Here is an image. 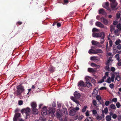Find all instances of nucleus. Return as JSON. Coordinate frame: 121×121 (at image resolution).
I'll use <instances>...</instances> for the list:
<instances>
[{
  "label": "nucleus",
  "instance_id": "obj_5",
  "mask_svg": "<svg viewBox=\"0 0 121 121\" xmlns=\"http://www.w3.org/2000/svg\"><path fill=\"white\" fill-rule=\"evenodd\" d=\"M109 3L108 2L104 3L102 5V6L104 8L106 9L109 12L111 11V9L109 7Z\"/></svg>",
  "mask_w": 121,
  "mask_h": 121
},
{
  "label": "nucleus",
  "instance_id": "obj_27",
  "mask_svg": "<svg viewBox=\"0 0 121 121\" xmlns=\"http://www.w3.org/2000/svg\"><path fill=\"white\" fill-rule=\"evenodd\" d=\"M48 111L49 113H52L53 114H54L55 112L54 110L52 108H50Z\"/></svg>",
  "mask_w": 121,
  "mask_h": 121
},
{
  "label": "nucleus",
  "instance_id": "obj_15",
  "mask_svg": "<svg viewBox=\"0 0 121 121\" xmlns=\"http://www.w3.org/2000/svg\"><path fill=\"white\" fill-rule=\"evenodd\" d=\"M55 68L52 66L50 65L48 68V70L51 73L54 72L55 70Z\"/></svg>",
  "mask_w": 121,
  "mask_h": 121
},
{
  "label": "nucleus",
  "instance_id": "obj_12",
  "mask_svg": "<svg viewBox=\"0 0 121 121\" xmlns=\"http://www.w3.org/2000/svg\"><path fill=\"white\" fill-rule=\"evenodd\" d=\"M74 95L75 98L77 99H79L81 96L80 94L77 91L75 92Z\"/></svg>",
  "mask_w": 121,
  "mask_h": 121
},
{
  "label": "nucleus",
  "instance_id": "obj_10",
  "mask_svg": "<svg viewBox=\"0 0 121 121\" xmlns=\"http://www.w3.org/2000/svg\"><path fill=\"white\" fill-rule=\"evenodd\" d=\"M95 25L99 27L104 28V25L101 22H96L95 23Z\"/></svg>",
  "mask_w": 121,
  "mask_h": 121
},
{
  "label": "nucleus",
  "instance_id": "obj_8",
  "mask_svg": "<svg viewBox=\"0 0 121 121\" xmlns=\"http://www.w3.org/2000/svg\"><path fill=\"white\" fill-rule=\"evenodd\" d=\"M100 20L105 25H107L108 23V21L104 17H102L101 18H100Z\"/></svg>",
  "mask_w": 121,
  "mask_h": 121
},
{
  "label": "nucleus",
  "instance_id": "obj_62",
  "mask_svg": "<svg viewBox=\"0 0 121 121\" xmlns=\"http://www.w3.org/2000/svg\"><path fill=\"white\" fill-rule=\"evenodd\" d=\"M57 106L58 108L60 109L61 105L59 103L57 104Z\"/></svg>",
  "mask_w": 121,
  "mask_h": 121
},
{
  "label": "nucleus",
  "instance_id": "obj_60",
  "mask_svg": "<svg viewBox=\"0 0 121 121\" xmlns=\"http://www.w3.org/2000/svg\"><path fill=\"white\" fill-rule=\"evenodd\" d=\"M117 119L119 121H121V116L120 115L118 116Z\"/></svg>",
  "mask_w": 121,
  "mask_h": 121
},
{
  "label": "nucleus",
  "instance_id": "obj_42",
  "mask_svg": "<svg viewBox=\"0 0 121 121\" xmlns=\"http://www.w3.org/2000/svg\"><path fill=\"white\" fill-rule=\"evenodd\" d=\"M117 28L120 30H121V26L120 24H118L117 26Z\"/></svg>",
  "mask_w": 121,
  "mask_h": 121
},
{
  "label": "nucleus",
  "instance_id": "obj_19",
  "mask_svg": "<svg viewBox=\"0 0 121 121\" xmlns=\"http://www.w3.org/2000/svg\"><path fill=\"white\" fill-rule=\"evenodd\" d=\"M86 83V87L87 86L89 88H91L92 86V85L88 81H87Z\"/></svg>",
  "mask_w": 121,
  "mask_h": 121
},
{
  "label": "nucleus",
  "instance_id": "obj_40",
  "mask_svg": "<svg viewBox=\"0 0 121 121\" xmlns=\"http://www.w3.org/2000/svg\"><path fill=\"white\" fill-rule=\"evenodd\" d=\"M96 98L98 101L100 100L101 99V96L99 95H97L96 97Z\"/></svg>",
  "mask_w": 121,
  "mask_h": 121
},
{
  "label": "nucleus",
  "instance_id": "obj_64",
  "mask_svg": "<svg viewBox=\"0 0 121 121\" xmlns=\"http://www.w3.org/2000/svg\"><path fill=\"white\" fill-rule=\"evenodd\" d=\"M118 23V22L116 20L114 21L113 22V24L114 25H117V24Z\"/></svg>",
  "mask_w": 121,
  "mask_h": 121
},
{
  "label": "nucleus",
  "instance_id": "obj_24",
  "mask_svg": "<svg viewBox=\"0 0 121 121\" xmlns=\"http://www.w3.org/2000/svg\"><path fill=\"white\" fill-rule=\"evenodd\" d=\"M110 107L111 109L114 110H115L116 108L115 105L113 104L111 105H110Z\"/></svg>",
  "mask_w": 121,
  "mask_h": 121
},
{
  "label": "nucleus",
  "instance_id": "obj_16",
  "mask_svg": "<svg viewBox=\"0 0 121 121\" xmlns=\"http://www.w3.org/2000/svg\"><path fill=\"white\" fill-rule=\"evenodd\" d=\"M31 106L32 109H36L37 105L34 102H32L31 104Z\"/></svg>",
  "mask_w": 121,
  "mask_h": 121
},
{
  "label": "nucleus",
  "instance_id": "obj_51",
  "mask_svg": "<svg viewBox=\"0 0 121 121\" xmlns=\"http://www.w3.org/2000/svg\"><path fill=\"white\" fill-rule=\"evenodd\" d=\"M117 48L119 50L121 49V44H119L117 46Z\"/></svg>",
  "mask_w": 121,
  "mask_h": 121
},
{
  "label": "nucleus",
  "instance_id": "obj_20",
  "mask_svg": "<svg viewBox=\"0 0 121 121\" xmlns=\"http://www.w3.org/2000/svg\"><path fill=\"white\" fill-rule=\"evenodd\" d=\"M95 54H97V53H103V51L101 49H97L95 50Z\"/></svg>",
  "mask_w": 121,
  "mask_h": 121
},
{
  "label": "nucleus",
  "instance_id": "obj_3",
  "mask_svg": "<svg viewBox=\"0 0 121 121\" xmlns=\"http://www.w3.org/2000/svg\"><path fill=\"white\" fill-rule=\"evenodd\" d=\"M92 36L93 37L99 38L101 37H102V39H104L105 36V34L103 32H102L100 33H93L92 34Z\"/></svg>",
  "mask_w": 121,
  "mask_h": 121
},
{
  "label": "nucleus",
  "instance_id": "obj_34",
  "mask_svg": "<svg viewBox=\"0 0 121 121\" xmlns=\"http://www.w3.org/2000/svg\"><path fill=\"white\" fill-rule=\"evenodd\" d=\"M121 16V14L119 13H118L116 14L117 18L118 19L120 18Z\"/></svg>",
  "mask_w": 121,
  "mask_h": 121
},
{
  "label": "nucleus",
  "instance_id": "obj_50",
  "mask_svg": "<svg viewBox=\"0 0 121 121\" xmlns=\"http://www.w3.org/2000/svg\"><path fill=\"white\" fill-rule=\"evenodd\" d=\"M117 116L115 114H114L112 115V117L113 119H115L117 118Z\"/></svg>",
  "mask_w": 121,
  "mask_h": 121
},
{
  "label": "nucleus",
  "instance_id": "obj_45",
  "mask_svg": "<svg viewBox=\"0 0 121 121\" xmlns=\"http://www.w3.org/2000/svg\"><path fill=\"white\" fill-rule=\"evenodd\" d=\"M110 103V102L109 101L107 100L105 102V105L106 106H108L109 105Z\"/></svg>",
  "mask_w": 121,
  "mask_h": 121
},
{
  "label": "nucleus",
  "instance_id": "obj_56",
  "mask_svg": "<svg viewBox=\"0 0 121 121\" xmlns=\"http://www.w3.org/2000/svg\"><path fill=\"white\" fill-rule=\"evenodd\" d=\"M22 23V22L19 21L17 23V26H18L21 24Z\"/></svg>",
  "mask_w": 121,
  "mask_h": 121
},
{
  "label": "nucleus",
  "instance_id": "obj_29",
  "mask_svg": "<svg viewBox=\"0 0 121 121\" xmlns=\"http://www.w3.org/2000/svg\"><path fill=\"white\" fill-rule=\"evenodd\" d=\"M111 78L110 77H109L107 79L106 81H105V82H107L110 83H111Z\"/></svg>",
  "mask_w": 121,
  "mask_h": 121
},
{
  "label": "nucleus",
  "instance_id": "obj_32",
  "mask_svg": "<svg viewBox=\"0 0 121 121\" xmlns=\"http://www.w3.org/2000/svg\"><path fill=\"white\" fill-rule=\"evenodd\" d=\"M100 37V38L101 39L100 40V43L101 44H102L105 41V40L104 39L105 37L103 39H102V37Z\"/></svg>",
  "mask_w": 121,
  "mask_h": 121
},
{
  "label": "nucleus",
  "instance_id": "obj_13",
  "mask_svg": "<svg viewBox=\"0 0 121 121\" xmlns=\"http://www.w3.org/2000/svg\"><path fill=\"white\" fill-rule=\"evenodd\" d=\"M76 112V110L74 109H72L69 112V115L72 116H73L75 114Z\"/></svg>",
  "mask_w": 121,
  "mask_h": 121
},
{
  "label": "nucleus",
  "instance_id": "obj_18",
  "mask_svg": "<svg viewBox=\"0 0 121 121\" xmlns=\"http://www.w3.org/2000/svg\"><path fill=\"white\" fill-rule=\"evenodd\" d=\"M88 53L90 54H95V50L91 49L89 51Z\"/></svg>",
  "mask_w": 121,
  "mask_h": 121
},
{
  "label": "nucleus",
  "instance_id": "obj_37",
  "mask_svg": "<svg viewBox=\"0 0 121 121\" xmlns=\"http://www.w3.org/2000/svg\"><path fill=\"white\" fill-rule=\"evenodd\" d=\"M104 112L105 114H106L108 112V108L107 107L105 108L104 109Z\"/></svg>",
  "mask_w": 121,
  "mask_h": 121
},
{
  "label": "nucleus",
  "instance_id": "obj_48",
  "mask_svg": "<svg viewBox=\"0 0 121 121\" xmlns=\"http://www.w3.org/2000/svg\"><path fill=\"white\" fill-rule=\"evenodd\" d=\"M100 116L101 117H102V118L103 119L104 118V111L103 110L102 111V113Z\"/></svg>",
  "mask_w": 121,
  "mask_h": 121
},
{
  "label": "nucleus",
  "instance_id": "obj_22",
  "mask_svg": "<svg viewBox=\"0 0 121 121\" xmlns=\"http://www.w3.org/2000/svg\"><path fill=\"white\" fill-rule=\"evenodd\" d=\"M33 111V113L35 115L37 114H38V110L37 109H32Z\"/></svg>",
  "mask_w": 121,
  "mask_h": 121
},
{
  "label": "nucleus",
  "instance_id": "obj_54",
  "mask_svg": "<svg viewBox=\"0 0 121 121\" xmlns=\"http://www.w3.org/2000/svg\"><path fill=\"white\" fill-rule=\"evenodd\" d=\"M92 113L94 115H96L97 113V112L96 110H93L92 111Z\"/></svg>",
  "mask_w": 121,
  "mask_h": 121
},
{
  "label": "nucleus",
  "instance_id": "obj_4",
  "mask_svg": "<svg viewBox=\"0 0 121 121\" xmlns=\"http://www.w3.org/2000/svg\"><path fill=\"white\" fill-rule=\"evenodd\" d=\"M30 110V108L27 107L26 108L22 109L21 111V112L22 113H24L27 117L29 115Z\"/></svg>",
  "mask_w": 121,
  "mask_h": 121
},
{
  "label": "nucleus",
  "instance_id": "obj_47",
  "mask_svg": "<svg viewBox=\"0 0 121 121\" xmlns=\"http://www.w3.org/2000/svg\"><path fill=\"white\" fill-rule=\"evenodd\" d=\"M105 69L107 71H109V65L106 66L105 67Z\"/></svg>",
  "mask_w": 121,
  "mask_h": 121
},
{
  "label": "nucleus",
  "instance_id": "obj_58",
  "mask_svg": "<svg viewBox=\"0 0 121 121\" xmlns=\"http://www.w3.org/2000/svg\"><path fill=\"white\" fill-rule=\"evenodd\" d=\"M117 99L116 98H114L112 99V101L115 102H116L117 101Z\"/></svg>",
  "mask_w": 121,
  "mask_h": 121
},
{
  "label": "nucleus",
  "instance_id": "obj_2",
  "mask_svg": "<svg viewBox=\"0 0 121 121\" xmlns=\"http://www.w3.org/2000/svg\"><path fill=\"white\" fill-rule=\"evenodd\" d=\"M17 88L16 94L17 95H20L24 90V86L21 85L17 86Z\"/></svg>",
  "mask_w": 121,
  "mask_h": 121
},
{
  "label": "nucleus",
  "instance_id": "obj_52",
  "mask_svg": "<svg viewBox=\"0 0 121 121\" xmlns=\"http://www.w3.org/2000/svg\"><path fill=\"white\" fill-rule=\"evenodd\" d=\"M120 40H117L115 42V44L116 45H118L119 44V43H120Z\"/></svg>",
  "mask_w": 121,
  "mask_h": 121
},
{
  "label": "nucleus",
  "instance_id": "obj_14",
  "mask_svg": "<svg viewBox=\"0 0 121 121\" xmlns=\"http://www.w3.org/2000/svg\"><path fill=\"white\" fill-rule=\"evenodd\" d=\"M106 13V12L103 9H101L99 10V14H101L104 15Z\"/></svg>",
  "mask_w": 121,
  "mask_h": 121
},
{
  "label": "nucleus",
  "instance_id": "obj_31",
  "mask_svg": "<svg viewBox=\"0 0 121 121\" xmlns=\"http://www.w3.org/2000/svg\"><path fill=\"white\" fill-rule=\"evenodd\" d=\"M96 119L99 120L100 121L103 119V118L101 117L99 115H97L96 117Z\"/></svg>",
  "mask_w": 121,
  "mask_h": 121
},
{
  "label": "nucleus",
  "instance_id": "obj_11",
  "mask_svg": "<svg viewBox=\"0 0 121 121\" xmlns=\"http://www.w3.org/2000/svg\"><path fill=\"white\" fill-rule=\"evenodd\" d=\"M21 114L19 113H16L13 118L14 121H17V119L20 117Z\"/></svg>",
  "mask_w": 121,
  "mask_h": 121
},
{
  "label": "nucleus",
  "instance_id": "obj_33",
  "mask_svg": "<svg viewBox=\"0 0 121 121\" xmlns=\"http://www.w3.org/2000/svg\"><path fill=\"white\" fill-rule=\"evenodd\" d=\"M115 58L117 59L118 60H119L120 59L119 55V54H117L115 56Z\"/></svg>",
  "mask_w": 121,
  "mask_h": 121
},
{
  "label": "nucleus",
  "instance_id": "obj_7",
  "mask_svg": "<svg viewBox=\"0 0 121 121\" xmlns=\"http://www.w3.org/2000/svg\"><path fill=\"white\" fill-rule=\"evenodd\" d=\"M78 86L82 87H86V83H84L82 81H79L78 83Z\"/></svg>",
  "mask_w": 121,
  "mask_h": 121
},
{
  "label": "nucleus",
  "instance_id": "obj_21",
  "mask_svg": "<svg viewBox=\"0 0 121 121\" xmlns=\"http://www.w3.org/2000/svg\"><path fill=\"white\" fill-rule=\"evenodd\" d=\"M83 117L82 115H81L80 116H77L76 117V119H78L79 120H81L82 119Z\"/></svg>",
  "mask_w": 121,
  "mask_h": 121
},
{
  "label": "nucleus",
  "instance_id": "obj_36",
  "mask_svg": "<svg viewBox=\"0 0 121 121\" xmlns=\"http://www.w3.org/2000/svg\"><path fill=\"white\" fill-rule=\"evenodd\" d=\"M56 116L57 118H59L61 117L60 114L58 112H57L56 113Z\"/></svg>",
  "mask_w": 121,
  "mask_h": 121
},
{
  "label": "nucleus",
  "instance_id": "obj_57",
  "mask_svg": "<svg viewBox=\"0 0 121 121\" xmlns=\"http://www.w3.org/2000/svg\"><path fill=\"white\" fill-rule=\"evenodd\" d=\"M113 26L112 25H111L110 27V31L111 32H112L113 31Z\"/></svg>",
  "mask_w": 121,
  "mask_h": 121
},
{
  "label": "nucleus",
  "instance_id": "obj_35",
  "mask_svg": "<svg viewBox=\"0 0 121 121\" xmlns=\"http://www.w3.org/2000/svg\"><path fill=\"white\" fill-rule=\"evenodd\" d=\"M92 31L93 32H98L99 30L96 28H93L92 30Z\"/></svg>",
  "mask_w": 121,
  "mask_h": 121
},
{
  "label": "nucleus",
  "instance_id": "obj_46",
  "mask_svg": "<svg viewBox=\"0 0 121 121\" xmlns=\"http://www.w3.org/2000/svg\"><path fill=\"white\" fill-rule=\"evenodd\" d=\"M91 82L93 84H95L96 82V81L93 78L91 79Z\"/></svg>",
  "mask_w": 121,
  "mask_h": 121
},
{
  "label": "nucleus",
  "instance_id": "obj_41",
  "mask_svg": "<svg viewBox=\"0 0 121 121\" xmlns=\"http://www.w3.org/2000/svg\"><path fill=\"white\" fill-rule=\"evenodd\" d=\"M109 111H111L109 112V114H110V116H112L114 114L112 112V110L111 109H109Z\"/></svg>",
  "mask_w": 121,
  "mask_h": 121
},
{
  "label": "nucleus",
  "instance_id": "obj_55",
  "mask_svg": "<svg viewBox=\"0 0 121 121\" xmlns=\"http://www.w3.org/2000/svg\"><path fill=\"white\" fill-rule=\"evenodd\" d=\"M91 65L93 67H95L96 65V64L94 63H91Z\"/></svg>",
  "mask_w": 121,
  "mask_h": 121
},
{
  "label": "nucleus",
  "instance_id": "obj_53",
  "mask_svg": "<svg viewBox=\"0 0 121 121\" xmlns=\"http://www.w3.org/2000/svg\"><path fill=\"white\" fill-rule=\"evenodd\" d=\"M23 102L22 100H19L18 101V104L19 105H21L22 104Z\"/></svg>",
  "mask_w": 121,
  "mask_h": 121
},
{
  "label": "nucleus",
  "instance_id": "obj_39",
  "mask_svg": "<svg viewBox=\"0 0 121 121\" xmlns=\"http://www.w3.org/2000/svg\"><path fill=\"white\" fill-rule=\"evenodd\" d=\"M116 106L118 108H120V106H121V105L120 104V103L119 102H117L116 103Z\"/></svg>",
  "mask_w": 121,
  "mask_h": 121
},
{
  "label": "nucleus",
  "instance_id": "obj_6",
  "mask_svg": "<svg viewBox=\"0 0 121 121\" xmlns=\"http://www.w3.org/2000/svg\"><path fill=\"white\" fill-rule=\"evenodd\" d=\"M47 108L45 106L42 108L41 114L43 115H45L47 114Z\"/></svg>",
  "mask_w": 121,
  "mask_h": 121
},
{
  "label": "nucleus",
  "instance_id": "obj_63",
  "mask_svg": "<svg viewBox=\"0 0 121 121\" xmlns=\"http://www.w3.org/2000/svg\"><path fill=\"white\" fill-rule=\"evenodd\" d=\"M104 80H103V79H101L98 82L99 83H102L104 82Z\"/></svg>",
  "mask_w": 121,
  "mask_h": 121
},
{
  "label": "nucleus",
  "instance_id": "obj_43",
  "mask_svg": "<svg viewBox=\"0 0 121 121\" xmlns=\"http://www.w3.org/2000/svg\"><path fill=\"white\" fill-rule=\"evenodd\" d=\"M92 103L94 105L96 106L97 105V103L95 100H94L93 101Z\"/></svg>",
  "mask_w": 121,
  "mask_h": 121
},
{
  "label": "nucleus",
  "instance_id": "obj_61",
  "mask_svg": "<svg viewBox=\"0 0 121 121\" xmlns=\"http://www.w3.org/2000/svg\"><path fill=\"white\" fill-rule=\"evenodd\" d=\"M63 113L65 114H68L67 111V109H65L64 110Z\"/></svg>",
  "mask_w": 121,
  "mask_h": 121
},
{
  "label": "nucleus",
  "instance_id": "obj_28",
  "mask_svg": "<svg viewBox=\"0 0 121 121\" xmlns=\"http://www.w3.org/2000/svg\"><path fill=\"white\" fill-rule=\"evenodd\" d=\"M88 108L87 106L86 105L85 106L82 108V112H85L86 110V109Z\"/></svg>",
  "mask_w": 121,
  "mask_h": 121
},
{
  "label": "nucleus",
  "instance_id": "obj_38",
  "mask_svg": "<svg viewBox=\"0 0 121 121\" xmlns=\"http://www.w3.org/2000/svg\"><path fill=\"white\" fill-rule=\"evenodd\" d=\"M52 106L53 108H54L56 107V103L54 101L53 102L52 104Z\"/></svg>",
  "mask_w": 121,
  "mask_h": 121
},
{
  "label": "nucleus",
  "instance_id": "obj_49",
  "mask_svg": "<svg viewBox=\"0 0 121 121\" xmlns=\"http://www.w3.org/2000/svg\"><path fill=\"white\" fill-rule=\"evenodd\" d=\"M109 47H111L112 44V40H110L109 41Z\"/></svg>",
  "mask_w": 121,
  "mask_h": 121
},
{
  "label": "nucleus",
  "instance_id": "obj_9",
  "mask_svg": "<svg viewBox=\"0 0 121 121\" xmlns=\"http://www.w3.org/2000/svg\"><path fill=\"white\" fill-rule=\"evenodd\" d=\"M98 89L97 87L95 88L93 90L92 94L93 96L95 97L97 95L98 92Z\"/></svg>",
  "mask_w": 121,
  "mask_h": 121
},
{
  "label": "nucleus",
  "instance_id": "obj_30",
  "mask_svg": "<svg viewBox=\"0 0 121 121\" xmlns=\"http://www.w3.org/2000/svg\"><path fill=\"white\" fill-rule=\"evenodd\" d=\"M92 117H89L86 118L84 121H92Z\"/></svg>",
  "mask_w": 121,
  "mask_h": 121
},
{
  "label": "nucleus",
  "instance_id": "obj_44",
  "mask_svg": "<svg viewBox=\"0 0 121 121\" xmlns=\"http://www.w3.org/2000/svg\"><path fill=\"white\" fill-rule=\"evenodd\" d=\"M110 87L111 89H113L114 86V85L113 83H112L110 84L109 86Z\"/></svg>",
  "mask_w": 121,
  "mask_h": 121
},
{
  "label": "nucleus",
  "instance_id": "obj_23",
  "mask_svg": "<svg viewBox=\"0 0 121 121\" xmlns=\"http://www.w3.org/2000/svg\"><path fill=\"white\" fill-rule=\"evenodd\" d=\"M106 119L107 121H110L111 120V116L110 115H107L106 117Z\"/></svg>",
  "mask_w": 121,
  "mask_h": 121
},
{
  "label": "nucleus",
  "instance_id": "obj_25",
  "mask_svg": "<svg viewBox=\"0 0 121 121\" xmlns=\"http://www.w3.org/2000/svg\"><path fill=\"white\" fill-rule=\"evenodd\" d=\"M115 79L116 80H117L118 81H119L120 80L121 78L119 74H117L116 75Z\"/></svg>",
  "mask_w": 121,
  "mask_h": 121
},
{
  "label": "nucleus",
  "instance_id": "obj_26",
  "mask_svg": "<svg viewBox=\"0 0 121 121\" xmlns=\"http://www.w3.org/2000/svg\"><path fill=\"white\" fill-rule=\"evenodd\" d=\"M91 43L92 45H96L99 43L98 42L94 40H92Z\"/></svg>",
  "mask_w": 121,
  "mask_h": 121
},
{
  "label": "nucleus",
  "instance_id": "obj_17",
  "mask_svg": "<svg viewBox=\"0 0 121 121\" xmlns=\"http://www.w3.org/2000/svg\"><path fill=\"white\" fill-rule=\"evenodd\" d=\"M88 71L90 73H93L96 72V70L94 69L89 68L88 69Z\"/></svg>",
  "mask_w": 121,
  "mask_h": 121
},
{
  "label": "nucleus",
  "instance_id": "obj_1",
  "mask_svg": "<svg viewBox=\"0 0 121 121\" xmlns=\"http://www.w3.org/2000/svg\"><path fill=\"white\" fill-rule=\"evenodd\" d=\"M110 1V6L112 9L113 10H116L118 8L117 7L118 4L116 0H109Z\"/></svg>",
  "mask_w": 121,
  "mask_h": 121
},
{
  "label": "nucleus",
  "instance_id": "obj_59",
  "mask_svg": "<svg viewBox=\"0 0 121 121\" xmlns=\"http://www.w3.org/2000/svg\"><path fill=\"white\" fill-rule=\"evenodd\" d=\"M107 89V88L106 87H101L99 89V90H106Z\"/></svg>",
  "mask_w": 121,
  "mask_h": 121
}]
</instances>
